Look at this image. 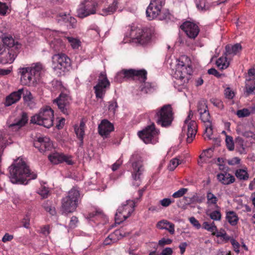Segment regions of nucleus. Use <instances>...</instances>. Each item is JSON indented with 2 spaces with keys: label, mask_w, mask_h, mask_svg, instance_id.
I'll list each match as a JSON object with an SVG mask.
<instances>
[{
  "label": "nucleus",
  "mask_w": 255,
  "mask_h": 255,
  "mask_svg": "<svg viewBox=\"0 0 255 255\" xmlns=\"http://www.w3.org/2000/svg\"><path fill=\"white\" fill-rule=\"evenodd\" d=\"M9 179L13 184H27L28 180L34 179L37 174L31 172L25 161L21 158L15 160L9 167Z\"/></svg>",
  "instance_id": "1"
},
{
  "label": "nucleus",
  "mask_w": 255,
  "mask_h": 255,
  "mask_svg": "<svg viewBox=\"0 0 255 255\" xmlns=\"http://www.w3.org/2000/svg\"><path fill=\"white\" fill-rule=\"evenodd\" d=\"M205 130L204 136L205 139H211L213 134V128L211 123H207V125H205Z\"/></svg>",
  "instance_id": "46"
},
{
  "label": "nucleus",
  "mask_w": 255,
  "mask_h": 255,
  "mask_svg": "<svg viewBox=\"0 0 255 255\" xmlns=\"http://www.w3.org/2000/svg\"><path fill=\"white\" fill-rule=\"evenodd\" d=\"M78 223V218L75 216H73L70 220L69 227L71 228H74L77 227Z\"/></svg>",
  "instance_id": "64"
},
{
  "label": "nucleus",
  "mask_w": 255,
  "mask_h": 255,
  "mask_svg": "<svg viewBox=\"0 0 255 255\" xmlns=\"http://www.w3.org/2000/svg\"><path fill=\"white\" fill-rule=\"evenodd\" d=\"M182 29L190 38L194 39L199 32V29L197 25L191 21H186L181 26Z\"/></svg>",
  "instance_id": "18"
},
{
  "label": "nucleus",
  "mask_w": 255,
  "mask_h": 255,
  "mask_svg": "<svg viewBox=\"0 0 255 255\" xmlns=\"http://www.w3.org/2000/svg\"><path fill=\"white\" fill-rule=\"evenodd\" d=\"M217 178L220 182L224 185H228L233 183L235 181L234 176L228 173L218 174Z\"/></svg>",
  "instance_id": "31"
},
{
  "label": "nucleus",
  "mask_w": 255,
  "mask_h": 255,
  "mask_svg": "<svg viewBox=\"0 0 255 255\" xmlns=\"http://www.w3.org/2000/svg\"><path fill=\"white\" fill-rule=\"evenodd\" d=\"M163 6L161 0H151L146 10V16L149 20L159 16Z\"/></svg>",
  "instance_id": "15"
},
{
  "label": "nucleus",
  "mask_w": 255,
  "mask_h": 255,
  "mask_svg": "<svg viewBox=\"0 0 255 255\" xmlns=\"http://www.w3.org/2000/svg\"><path fill=\"white\" fill-rule=\"evenodd\" d=\"M225 54L229 57L237 55L242 49V46L239 43L234 45H228L225 47Z\"/></svg>",
  "instance_id": "27"
},
{
  "label": "nucleus",
  "mask_w": 255,
  "mask_h": 255,
  "mask_svg": "<svg viewBox=\"0 0 255 255\" xmlns=\"http://www.w3.org/2000/svg\"><path fill=\"white\" fill-rule=\"evenodd\" d=\"M121 230H116L114 233L111 234L104 241L105 245H110L112 243L116 242L120 240L121 237H124Z\"/></svg>",
  "instance_id": "26"
},
{
  "label": "nucleus",
  "mask_w": 255,
  "mask_h": 255,
  "mask_svg": "<svg viewBox=\"0 0 255 255\" xmlns=\"http://www.w3.org/2000/svg\"><path fill=\"white\" fill-rule=\"evenodd\" d=\"M61 32L58 31L46 29L45 31V37L49 43L50 46L54 51H59L63 46L62 41L59 38Z\"/></svg>",
  "instance_id": "13"
},
{
  "label": "nucleus",
  "mask_w": 255,
  "mask_h": 255,
  "mask_svg": "<svg viewBox=\"0 0 255 255\" xmlns=\"http://www.w3.org/2000/svg\"><path fill=\"white\" fill-rule=\"evenodd\" d=\"M155 118L158 125L166 127L171 125L173 120V113L170 105H164L156 111Z\"/></svg>",
  "instance_id": "7"
},
{
  "label": "nucleus",
  "mask_w": 255,
  "mask_h": 255,
  "mask_svg": "<svg viewBox=\"0 0 255 255\" xmlns=\"http://www.w3.org/2000/svg\"><path fill=\"white\" fill-rule=\"evenodd\" d=\"M34 146L41 152L50 150L52 147V143L49 137L46 136L39 137L34 143Z\"/></svg>",
  "instance_id": "19"
},
{
  "label": "nucleus",
  "mask_w": 255,
  "mask_h": 255,
  "mask_svg": "<svg viewBox=\"0 0 255 255\" xmlns=\"http://www.w3.org/2000/svg\"><path fill=\"white\" fill-rule=\"evenodd\" d=\"M76 19L75 18L71 16L69 14V17L67 19V23H66L67 26L70 28H74L76 26Z\"/></svg>",
  "instance_id": "58"
},
{
  "label": "nucleus",
  "mask_w": 255,
  "mask_h": 255,
  "mask_svg": "<svg viewBox=\"0 0 255 255\" xmlns=\"http://www.w3.org/2000/svg\"><path fill=\"white\" fill-rule=\"evenodd\" d=\"M216 236L217 237H220L225 241H228L229 240V237L227 235L225 230L221 229L219 230H217L212 234Z\"/></svg>",
  "instance_id": "49"
},
{
  "label": "nucleus",
  "mask_w": 255,
  "mask_h": 255,
  "mask_svg": "<svg viewBox=\"0 0 255 255\" xmlns=\"http://www.w3.org/2000/svg\"><path fill=\"white\" fill-rule=\"evenodd\" d=\"M8 143V142L7 140V137L5 136H3L1 135V136H0V174H3V173L1 168V157L2 156L4 147Z\"/></svg>",
  "instance_id": "40"
},
{
  "label": "nucleus",
  "mask_w": 255,
  "mask_h": 255,
  "mask_svg": "<svg viewBox=\"0 0 255 255\" xmlns=\"http://www.w3.org/2000/svg\"><path fill=\"white\" fill-rule=\"evenodd\" d=\"M231 59L225 54L218 58L216 64L218 68L221 70L227 69L230 65Z\"/></svg>",
  "instance_id": "30"
},
{
  "label": "nucleus",
  "mask_w": 255,
  "mask_h": 255,
  "mask_svg": "<svg viewBox=\"0 0 255 255\" xmlns=\"http://www.w3.org/2000/svg\"><path fill=\"white\" fill-rule=\"evenodd\" d=\"M197 130L196 122L193 118V113L190 111L184 122L182 131L186 133L187 142L191 143L195 138Z\"/></svg>",
  "instance_id": "9"
},
{
  "label": "nucleus",
  "mask_w": 255,
  "mask_h": 255,
  "mask_svg": "<svg viewBox=\"0 0 255 255\" xmlns=\"http://www.w3.org/2000/svg\"><path fill=\"white\" fill-rule=\"evenodd\" d=\"M51 59V67L58 74L61 75L71 69V60L65 54H55L52 56Z\"/></svg>",
  "instance_id": "5"
},
{
  "label": "nucleus",
  "mask_w": 255,
  "mask_h": 255,
  "mask_svg": "<svg viewBox=\"0 0 255 255\" xmlns=\"http://www.w3.org/2000/svg\"><path fill=\"white\" fill-rule=\"evenodd\" d=\"M27 121L28 117L27 114L25 113H23L20 119L15 120L13 123H7V124L9 128L16 130L25 125L27 122Z\"/></svg>",
  "instance_id": "24"
},
{
  "label": "nucleus",
  "mask_w": 255,
  "mask_h": 255,
  "mask_svg": "<svg viewBox=\"0 0 255 255\" xmlns=\"http://www.w3.org/2000/svg\"><path fill=\"white\" fill-rule=\"evenodd\" d=\"M43 71L44 67L40 63H33L29 66L19 68L18 74L20 76L21 84L29 87H35Z\"/></svg>",
  "instance_id": "2"
},
{
  "label": "nucleus",
  "mask_w": 255,
  "mask_h": 255,
  "mask_svg": "<svg viewBox=\"0 0 255 255\" xmlns=\"http://www.w3.org/2000/svg\"><path fill=\"white\" fill-rule=\"evenodd\" d=\"M173 202H174V201L171 200L169 198H164L159 201L160 204L163 207H167L169 206Z\"/></svg>",
  "instance_id": "62"
},
{
  "label": "nucleus",
  "mask_w": 255,
  "mask_h": 255,
  "mask_svg": "<svg viewBox=\"0 0 255 255\" xmlns=\"http://www.w3.org/2000/svg\"><path fill=\"white\" fill-rule=\"evenodd\" d=\"M80 197L79 191L76 188H73L68 193L67 195L63 198L62 200L70 201L75 200L79 202Z\"/></svg>",
  "instance_id": "32"
},
{
  "label": "nucleus",
  "mask_w": 255,
  "mask_h": 255,
  "mask_svg": "<svg viewBox=\"0 0 255 255\" xmlns=\"http://www.w3.org/2000/svg\"><path fill=\"white\" fill-rule=\"evenodd\" d=\"M71 101V99L67 92H62L54 102L56 103L58 108L63 114L68 115V109Z\"/></svg>",
  "instance_id": "16"
},
{
  "label": "nucleus",
  "mask_w": 255,
  "mask_h": 255,
  "mask_svg": "<svg viewBox=\"0 0 255 255\" xmlns=\"http://www.w3.org/2000/svg\"><path fill=\"white\" fill-rule=\"evenodd\" d=\"M113 125L107 120H103L98 127L99 134L106 137L114 130Z\"/></svg>",
  "instance_id": "21"
},
{
  "label": "nucleus",
  "mask_w": 255,
  "mask_h": 255,
  "mask_svg": "<svg viewBox=\"0 0 255 255\" xmlns=\"http://www.w3.org/2000/svg\"><path fill=\"white\" fill-rule=\"evenodd\" d=\"M70 46L73 49H78L81 45V41L77 37H74L72 36L66 37Z\"/></svg>",
  "instance_id": "41"
},
{
  "label": "nucleus",
  "mask_w": 255,
  "mask_h": 255,
  "mask_svg": "<svg viewBox=\"0 0 255 255\" xmlns=\"http://www.w3.org/2000/svg\"><path fill=\"white\" fill-rule=\"evenodd\" d=\"M235 175L240 180H247L249 178L247 168L237 169L235 172Z\"/></svg>",
  "instance_id": "43"
},
{
  "label": "nucleus",
  "mask_w": 255,
  "mask_h": 255,
  "mask_svg": "<svg viewBox=\"0 0 255 255\" xmlns=\"http://www.w3.org/2000/svg\"><path fill=\"white\" fill-rule=\"evenodd\" d=\"M54 111L49 106L41 109L39 112L31 118V123L50 128L53 125Z\"/></svg>",
  "instance_id": "4"
},
{
  "label": "nucleus",
  "mask_w": 255,
  "mask_h": 255,
  "mask_svg": "<svg viewBox=\"0 0 255 255\" xmlns=\"http://www.w3.org/2000/svg\"><path fill=\"white\" fill-rule=\"evenodd\" d=\"M181 163L179 159L177 158H174L170 161L168 168L169 170H174L177 166Z\"/></svg>",
  "instance_id": "52"
},
{
  "label": "nucleus",
  "mask_w": 255,
  "mask_h": 255,
  "mask_svg": "<svg viewBox=\"0 0 255 255\" xmlns=\"http://www.w3.org/2000/svg\"><path fill=\"white\" fill-rule=\"evenodd\" d=\"M226 142L227 147L230 150H233L234 149V143L231 136L226 135Z\"/></svg>",
  "instance_id": "56"
},
{
  "label": "nucleus",
  "mask_w": 255,
  "mask_h": 255,
  "mask_svg": "<svg viewBox=\"0 0 255 255\" xmlns=\"http://www.w3.org/2000/svg\"><path fill=\"white\" fill-rule=\"evenodd\" d=\"M130 37L136 39L137 42L142 45H145L150 42L152 38V32L149 29H141L134 28L131 29Z\"/></svg>",
  "instance_id": "11"
},
{
  "label": "nucleus",
  "mask_w": 255,
  "mask_h": 255,
  "mask_svg": "<svg viewBox=\"0 0 255 255\" xmlns=\"http://www.w3.org/2000/svg\"><path fill=\"white\" fill-rule=\"evenodd\" d=\"M10 11L9 6L5 3L0 1V15L4 16Z\"/></svg>",
  "instance_id": "51"
},
{
  "label": "nucleus",
  "mask_w": 255,
  "mask_h": 255,
  "mask_svg": "<svg viewBox=\"0 0 255 255\" xmlns=\"http://www.w3.org/2000/svg\"><path fill=\"white\" fill-rule=\"evenodd\" d=\"M134 205L133 201L129 200L119 207L115 214L116 222L120 224L128 218L134 211Z\"/></svg>",
  "instance_id": "10"
},
{
  "label": "nucleus",
  "mask_w": 255,
  "mask_h": 255,
  "mask_svg": "<svg viewBox=\"0 0 255 255\" xmlns=\"http://www.w3.org/2000/svg\"><path fill=\"white\" fill-rule=\"evenodd\" d=\"M156 227L161 230H167L171 234H173L175 232L174 225L166 220L159 221L156 224Z\"/></svg>",
  "instance_id": "28"
},
{
  "label": "nucleus",
  "mask_w": 255,
  "mask_h": 255,
  "mask_svg": "<svg viewBox=\"0 0 255 255\" xmlns=\"http://www.w3.org/2000/svg\"><path fill=\"white\" fill-rule=\"evenodd\" d=\"M78 202L75 200L62 201V207L63 211L66 213H71L74 212L78 206Z\"/></svg>",
  "instance_id": "25"
},
{
  "label": "nucleus",
  "mask_w": 255,
  "mask_h": 255,
  "mask_svg": "<svg viewBox=\"0 0 255 255\" xmlns=\"http://www.w3.org/2000/svg\"><path fill=\"white\" fill-rule=\"evenodd\" d=\"M226 218L228 222L232 226L236 225L239 221L237 214L231 211L226 212Z\"/></svg>",
  "instance_id": "36"
},
{
  "label": "nucleus",
  "mask_w": 255,
  "mask_h": 255,
  "mask_svg": "<svg viewBox=\"0 0 255 255\" xmlns=\"http://www.w3.org/2000/svg\"><path fill=\"white\" fill-rule=\"evenodd\" d=\"M251 111L248 109H243L237 111V115L239 118H243L249 116Z\"/></svg>",
  "instance_id": "55"
},
{
  "label": "nucleus",
  "mask_w": 255,
  "mask_h": 255,
  "mask_svg": "<svg viewBox=\"0 0 255 255\" xmlns=\"http://www.w3.org/2000/svg\"><path fill=\"white\" fill-rule=\"evenodd\" d=\"M69 17V14L65 12H60L56 16V20L60 24H66Z\"/></svg>",
  "instance_id": "44"
},
{
  "label": "nucleus",
  "mask_w": 255,
  "mask_h": 255,
  "mask_svg": "<svg viewBox=\"0 0 255 255\" xmlns=\"http://www.w3.org/2000/svg\"><path fill=\"white\" fill-rule=\"evenodd\" d=\"M146 72L144 70H123L118 73V78L120 76H124V77L128 79L133 76H136L141 82H144L146 79Z\"/></svg>",
  "instance_id": "17"
},
{
  "label": "nucleus",
  "mask_w": 255,
  "mask_h": 255,
  "mask_svg": "<svg viewBox=\"0 0 255 255\" xmlns=\"http://www.w3.org/2000/svg\"><path fill=\"white\" fill-rule=\"evenodd\" d=\"M17 52L14 50H9L7 51L6 50L3 54L0 56V62L2 64L12 63L17 56Z\"/></svg>",
  "instance_id": "22"
},
{
  "label": "nucleus",
  "mask_w": 255,
  "mask_h": 255,
  "mask_svg": "<svg viewBox=\"0 0 255 255\" xmlns=\"http://www.w3.org/2000/svg\"><path fill=\"white\" fill-rule=\"evenodd\" d=\"M130 161L132 164V178L134 181L139 180L140 176L144 171L142 159L136 154L132 155Z\"/></svg>",
  "instance_id": "14"
},
{
  "label": "nucleus",
  "mask_w": 255,
  "mask_h": 255,
  "mask_svg": "<svg viewBox=\"0 0 255 255\" xmlns=\"http://www.w3.org/2000/svg\"><path fill=\"white\" fill-rule=\"evenodd\" d=\"M206 199V204L208 207L213 206L215 208H218L217 205L218 199L212 192L209 191L207 192Z\"/></svg>",
  "instance_id": "34"
},
{
  "label": "nucleus",
  "mask_w": 255,
  "mask_h": 255,
  "mask_svg": "<svg viewBox=\"0 0 255 255\" xmlns=\"http://www.w3.org/2000/svg\"><path fill=\"white\" fill-rule=\"evenodd\" d=\"M190 63L189 59L186 56H182L176 60L175 67L173 69L172 73V76L175 79V85L184 86L188 82L192 73Z\"/></svg>",
  "instance_id": "3"
},
{
  "label": "nucleus",
  "mask_w": 255,
  "mask_h": 255,
  "mask_svg": "<svg viewBox=\"0 0 255 255\" xmlns=\"http://www.w3.org/2000/svg\"><path fill=\"white\" fill-rule=\"evenodd\" d=\"M118 2L117 0H114L113 3L108 7L103 8L101 11V14L106 16L114 13L118 8Z\"/></svg>",
  "instance_id": "33"
},
{
  "label": "nucleus",
  "mask_w": 255,
  "mask_h": 255,
  "mask_svg": "<svg viewBox=\"0 0 255 255\" xmlns=\"http://www.w3.org/2000/svg\"><path fill=\"white\" fill-rule=\"evenodd\" d=\"M85 128V124L83 121H81L79 125H76L74 128L75 133L77 137L81 140V143L83 142Z\"/></svg>",
  "instance_id": "37"
},
{
  "label": "nucleus",
  "mask_w": 255,
  "mask_h": 255,
  "mask_svg": "<svg viewBox=\"0 0 255 255\" xmlns=\"http://www.w3.org/2000/svg\"><path fill=\"white\" fill-rule=\"evenodd\" d=\"M196 7L202 12L206 11L209 8L208 5L206 4L205 0H196Z\"/></svg>",
  "instance_id": "48"
},
{
  "label": "nucleus",
  "mask_w": 255,
  "mask_h": 255,
  "mask_svg": "<svg viewBox=\"0 0 255 255\" xmlns=\"http://www.w3.org/2000/svg\"><path fill=\"white\" fill-rule=\"evenodd\" d=\"M22 222L23 223V226L24 228L26 229L29 228L30 225V216L28 214H27L25 216L22 220Z\"/></svg>",
  "instance_id": "60"
},
{
  "label": "nucleus",
  "mask_w": 255,
  "mask_h": 255,
  "mask_svg": "<svg viewBox=\"0 0 255 255\" xmlns=\"http://www.w3.org/2000/svg\"><path fill=\"white\" fill-rule=\"evenodd\" d=\"M23 99L24 101L31 100L34 99L31 93L28 90H25L23 89Z\"/></svg>",
  "instance_id": "59"
},
{
  "label": "nucleus",
  "mask_w": 255,
  "mask_h": 255,
  "mask_svg": "<svg viewBox=\"0 0 255 255\" xmlns=\"http://www.w3.org/2000/svg\"><path fill=\"white\" fill-rule=\"evenodd\" d=\"M203 228L205 230L212 233V234L217 230V227L213 222L212 223L204 222L203 224Z\"/></svg>",
  "instance_id": "47"
},
{
  "label": "nucleus",
  "mask_w": 255,
  "mask_h": 255,
  "mask_svg": "<svg viewBox=\"0 0 255 255\" xmlns=\"http://www.w3.org/2000/svg\"><path fill=\"white\" fill-rule=\"evenodd\" d=\"M225 95L226 97L229 99H232L235 96L234 92L229 88L226 89Z\"/></svg>",
  "instance_id": "63"
},
{
  "label": "nucleus",
  "mask_w": 255,
  "mask_h": 255,
  "mask_svg": "<svg viewBox=\"0 0 255 255\" xmlns=\"http://www.w3.org/2000/svg\"><path fill=\"white\" fill-rule=\"evenodd\" d=\"M65 162L68 165H73L74 164L73 157L72 155L66 154L63 153L61 159V163Z\"/></svg>",
  "instance_id": "50"
},
{
  "label": "nucleus",
  "mask_w": 255,
  "mask_h": 255,
  "mask_svg": "<svg viewBox=\"0 0 255 255\" xmlns=\"http://www.w3.org/2000/svg\"><path fill=\"white\" fill-rule=\"evenodd\" d=\"M23 91V88H21L11 93L6 98L5 105L9 106L18 102L21 98Z\"/></svg>",
  "instance_id": "23"
},
{
  "label": "nucleus",
  "mask_w": 255,
  "mask_h": 255,
  "mask_svg": "<svg viewBox=\"0 0 255 255\" xmlns=\"http://www.w3.org/2000/svg\"><path fill=\"white\" fill-rule=\"evenodd\" d=\"M107 0H85L77 9L78 16L80 18H84L90 15L96 13L99 6L105 2Z\"/></svg>",
  "instance_id": "6"
},
{
  "label": "nucleus",
  "mask_w": 255,
  "mask_h": 255,
  "mask_svg": "<svg viewBox=\"0 0 255 255\" xmlns=\"http://www.w3.org/2000/svg\"><path fill=\"white\" fill-rule=\"evenodd\" d=\"M38 193L43 198H46L48 197L49 189L45 186H41L38 191Z\"/></svg>",
  "instance_id": "54"
},
{
  "label": "nucleus",
  "mask_w": 255,
  "mask_h": 255,
  "mask_svg": "<svg viewBox=\"0 0 255 255\" xmlns=\"http://www.w3.org/2000/svg\"><path fill=\"white\" fill-rule=\"evenodd\" d=\"M87 34L92 38L99 37L100 36L99 28L95 24L90 25L87 29Z\"/></svg>",
  "instance_id": "38"
},
{
  "label": "nucleus",
  "mask_w": 255,
  "mask_h": 255,
  "mask_svg": "<svg viewBox=\"0 0 255 255\" xmlns=\"http://www.w3.org/2000/svg\"><path fill=\"white\" fill-rule=\"evenodd\" d=\"M213 151L211 149H208L204 151L200 156L198 160V164L202 166L204 163H207L209 161V159L212 156Z\"/></svg>",
  "instance_id": "35"
},
{
  "label": "nucleus",
  "mask_w": 255,
  "mask_h": 255,
  "mask_svg": "<svg viewBox=\"0 0 255 255\" xmlns=\"http://www.w3.org/2000/svg\"><path fill=\"white\" fill-rule=\"evenodd\" d=\"M159 130L155 128L154 123L147 126L142 130L138 132V135L143 141L147 143L155 144L158 141Z\"/></svg>",
  "instance_id": "8"
},
{
  "label": "nucleus",
  "mask_w": 255,
  "mask_h": 255,
  "mask_svg": "<svg viewBox=\"0 0 255 255\" xmlns=\"http://www.w3.org/2000/svg\"><path fill=\"white\" fill-rule=\"evenodd\" d=\"M0 39L2 40L4 45L10 47L9 50H18L21 47L17 42H15L12 37H0Z\"/></svg>",
  "instance_id": "29"
},
{
  "label": "nucleus",
  "mask_w": 255,
  "mask_h": 255,
  "mask_svg": "<svg viewBox=\"0 0 255 255\" xmlns=\"http://www.w3.org/2000/svg\"><path fill=\"white\" fill-rule=\"evenodd\" d=\"M153 87L149 83H144L141 85V91L145 93H148L152 91Z\"/></svg>",
  "instance_id": "53"
},
{
  "label": "nucleus",
  "mask_w": 255,
  "mask_h": 255,
  "mask_svg": "<svg viewBox=\"0 0 255 255\" xmlns=\"http://www.w3.org/2000/svg\"><path fill=\"white\" fill-rule=\"evenodd\" d=\"M63 153L54 152L48 155V159L50 161L54 164L61 163V159Z\"/></svg>",
  "instance_id": "42"
},
{
  "label": "nucleus",
  "mask_w": 255,
  "mask_h": 255,
  "mask_svg": "<svg viewBox=\"0 0 255 255\" xmlns=\"http://www.w3.org/2000/svg\"><path fill=\"white\" fill-rule=\"evenodd\" d=\"M198 111L200 115L201 121L205 125H207V123H211L210 121V116L205 101H201L198 103Z\"/></svg>",
  "instance_id": "20"
},
{
  "label": "nucleus",
  "mask_w": 255,
  "mask_h": 255,
  "mask_svg": "<svg viewBox=\"0 0 255 255\" xmlns=\"http://www.w3.org/2000/svg\"><path fill=\"white\" fill-rule=\"evenodd\" d=\"M210 218L214 220L219 221L221 220L222 214L221 213L220 207L218 206V208H216V210L210 212L208 214Z\"/></svg>",
  "instance_id": "45"
},
{
  "label": "nucleus",
  "mask_w": 255,
  "mask_h": 255,
  "mask_svg": "<svg viewBox=\"0 0 255 255\" xmlns=\"http://www.w3.org/2000/svg\"><path fill=\"white\" fill-rule=\"evenodd\" d=\"M246 92L248 95L255 93V79H246Z\"/></svg>",
  "instance_id": "39"
},
{
  "label": "nucleus",
  "mask_w": 255,
  "mask_h": 255,
  "mask_svg": "<svg viewBox=\"0 0 255 255\" xmlns=\"http://www.w3.org/2000/svg\"><path fill=\"white\" fill-rule=\"evenodd\" d=\"M241 134L246 138H251L255 141V133L251 131H246L242 132Z\"/></svg>",
  "instance_id": "61"
},
{
  "label": "nucleus",
  "mask_w": 255,
  "mask_h": 255,
  "mask_svg": "<svg viewBox=\"0 0 255 255\" xmlns=\"http://www.w3.org/2000/svg\"><path fill=\"white\" fill-rule=\"evenodd\" d=\"M187 191V189L182 188L172 194V197L175 198H180L183 196Z\"/></svg>",
  "instance_id": "57"
},
{
  "label": "nucleus",
  "mask_w": 255,
  "mask_h": 255,
  "mask_svg": "<svg viewBox=\"0 0 255 255\" xmlns=\"http://www.w3.org/2000/svg\"><path fill=\"white\" fill-rule=\"evenodd\" d=\"M110 86V82L106 72H102L99 76L97 84L94 87L96 97L102 99Z\"/></svg>",
  "instance_id": "12"
}]
</instances>
